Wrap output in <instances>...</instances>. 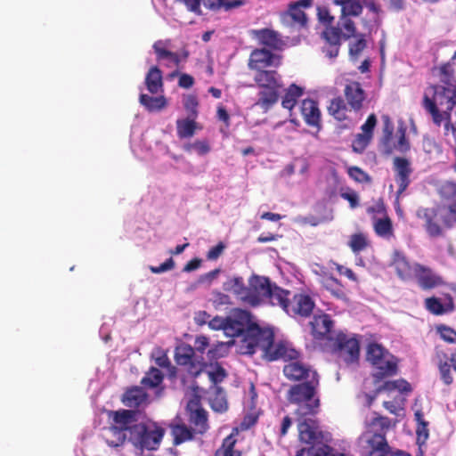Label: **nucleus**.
I'll return each instance as SVG.
<instances>
[{"mask_svg": "<svg viewBox=\"0 0 456 456\" xmlns=\"http://www.w3.org/2000/svg\"><path fill=\"white\" fill-rule=\"evenodd\" d=\"M270 282L267 277L252 274L246 285L242 277L236 276L224 283V289L232 293L243 305L256 307L266 301Z\"/></svg>", "mask_w": 456, "mask_h": 456, "instance_id": "1", "label": "nucleus"}, {"mask_svg": "<svg viewBox=\"0 0 456 456\" xmlns=\"http://www.w3.org/2000/svg\"><path fill=\"white\" fill-rule=\"evenodd\" d=\"M298 439L308 447L296 452V456H346L343 452H333V448L323 444V433L314 417H297Z\"/></svg>", "mask_w": 456, "mask_h": 456, "instance_id": "2", "label": "nucleus"}, {"mask_svg": "<svg viewBox=\"0 0 456 456\" xmlns=\"http://www.w3.org/2000/svg\"><path fill=\"white\" fill-rule=\"evenodd\" d=\"M319 379L292 385L287 391L286 398L289 403L297 405V417H314L320 411L321 400L318 395Z\"/></svg>", "mask_w": 456, "mask_h": 456, "instance_id": "3", "label": "nucleus"}, {"mask_svg": "<svg viewBox=\"0 0 456 456\" xmlns=\"http://www.w3.org/2000/svg\"><path fill=\"white\" fill-rule=\"evenodd\" d=\"M136 412L135 420L129 425L128 442L136 449L155 451L159 449L165 435V429L157 422L145 417L140 420V412Z\"/></svg>", "mask_w": 456, "mask_h": 456, "instance_id": "4", "label": "nucleus"}, {"mask_svg": "<svg viewBox=\"0 0 456 456\" xmlns=\"http://www.w3.org/2000/svg\"><path fill=\"white\" fill-rule=\"evenodd\" d=\"M111 425L103 428L102 437L110 447H118L125 444L129 436V425L135 420L136 412L133 410L109 411Z\"/></svg>", "mask_w": 456, "mask_h": 456, "instance_id": "5", "label": "nucleus"}, {"mask_svg": "<svg viewBox=\"0 0 456 456\" xmlns=\"http://www.w3.org/2000/svg\"><path fill=\"white\" fill-rule=\"evenodd\" d=\"M332 352L346 364L357 363L360 356V342L356 336L342 331L329 338Z\"/></svg>", "mask_w": 456, "mask_h": 456, "instance_id": "6", "label": "nucleus"}, {"mask_svg": "<svg viewBox=\"0 0 456 456\" xmlns=\"http://www.w3.org/2000/svg\"><path fill=\"white\" fill-rule=\"evenodd\" d=\"M273 338V331L271 329H263L252 322L241 338L240 351L244 354H253L261 350L264 356Z\"/></svg>", "mask_w": 456, "mask_h": 456, "instance_id": "7", "label": "nucleus"}, {"mask_svg": "<svg viewBox=\"0 0 456 456\" xmlns=\"http://www.w3.org/2000/svg\"><path fill=\"white\" fill-rule=\"evenodd\" d=\"M175 360L178 365L186 367L187 372L191 377L199 376L205 370L207 366L203 362L202 356L198 357L195 354V349L186 344L176 347Z\"/></svg>", "mask_w": 456, "mask_h": 456, "instance_id": "8", "label": "nucleus"}, {"mask_svg": "<svg viewBox=\"0 0 456 456\" xmlns=\"http://www.w3.org/2000/svg\"><path fill=\"white\" fill-rule=\"evenodd\" d=\"M434 353L441 380L446 386L452 385L453 383L452 369L456 372V348L448 354L443 346L437 345L434 348Z\"/></svg>", "mask_w": 456, "mask_h": 456, "instance_id": "9", "label": "nucleus"}, {"mask_svg": "<svg viewBox=\"0 0 456 456\" xmlns=\"http://www.w3.org/2000/svg\"><path fill=\"white\" fill-rule=\"evenodd\" d=\"M250 314L246 310L238 309L232 316L220 320V327L224 334L231 338L243 337L248 327L251 325Z\"/></svg>", "mask_w": 456, "mask_h": 456, "instance_id": "10", "label": "nucleus"}, {"mask_svg": "<svg viewBox=\"0 0 456 456\" xmlns=\"http://www.w3.org/2000/svg\"><path fill=\"white\" fill-rule=\"evenodd\" d=\"M313 0H298L289 4L288 10L281 14V20L287 27H305L307 17L303 9L310 8Z\"/></svg>", "mask_w": 456, "mask_h": 456, "instance_id": "11", "label": "nucleus"}, {"mask_svg": "<svg viewBox=\"0 0 456 456\" xmlns=\"http://www.w3.org/2000/svg\"><path fill=\"white\" fill-rule=\"evenodd\" d=\"M283 374L287 379L296 381H307L312 379H319V375L315 370L304 362L299 357L290 360L283 366Z\"/></svg>", "mask_w": 456, "mask_h": 456, "instance_id": "12", "label": "nucleus"}, {"mask_svg": "<svg viewBox=\"0 0 456 456\" xmlns=\"http://www.w3.org/2000/svg\"><path fill=\"white\" fill-rule=\"evenodd\" d=\"M248 65L255 72L277 68L281 65V56L265 48H256L251 52Z\"/></svg>", "mask_w": 456, "mask_h": 456, "instance_id": "13", "label": "nucleus"}, {"mask_svg": "<svg viewBox=\"0 0 456 456\" xmlns=\"http://www.w3.org/2000/svg\"><path fill=\"white\" fill-rule=\"evenodd\" d=\"M300 356V352L296 350L292 345L286 341H280L274 343V338L271 340L265 351L264 358L269 362L282 359L284 362H289L290 360H295L296 357Z\"/></svg>", "mask_w": 456, "mask_h": 456, "instance_id": "14", "label": "nucleus"}, {"mask_svg": "<svg viewBox=\"0 0 456 456\" xmlns=\"http://www.w3.org/2000/svg\"><path fill=\"white\" fill-rule=\"evenodd\" d=\"M314 306L315 303L309 295L297 293L291 297L286 314L293 318H307L313 314Z\"/></svg>", "mask_w": 456, "mask_h": 456, "instance_id": "15", "label": "nucleus"}, {"mask_svg": "<svg viewBox=\"0 0 456 456\" xmlns=\"http://www.w3.org/2000/svg\"><path fill=\"white\" fill-rule=\"evenodd\" d=\"M122 403L129 408L128 410L138 411L140 417L144 409L149 405V395L141 387H132L127 388L121 397Z\"/></svg>", "mask_w": 456, "mask_h": 456, "instance_id": "16", "label": "nucleus"}, {"mask_svg": "<svg viewBox=\"0 0 456 456\" xmlns=\"http://www.w3.org/2000/svg\"><path fill=\"white\" fill-rule=\"evenodd\" d=\"M377 125V117L375 114H370L367 118L365 123L362 125V133L355 135L352 142V149L356 153H362L370 144L375 126Z\"/></svg>", "mask_w": 456, "mask_h": 456, "instance_id": "17", "label": "nucleus"}, {"mask_svg": "<svg viewBox=\"0 0 456 456\" xmlns=\"http://www.w3.org/2000/svg\"><path fill=\"white\" fill-rule=\"evenodd\" d=\"M418 284L422 289L428 290L444 285V279L431 268L415 263V274Z\"/></svg>", "mask_w": 456, "mask_h": 456, "instance_id": "18", "label": "nucleus"}, {"mask_svg": "<svg viewBox=\"0 0 456 456\" xmlns=\"http://www.w3.org/2000/svg\"><path fill=\"white\" fill-rule=\"evenodd\" d=\"M322 37L326 42L322 52L329 58L337 57L341 45V39L343 38L341 28L339 27L328 26L322 33Z\"/></svg>", "mask_w": 456, "mask_h": 456, "instance_id": "19", "label": "nucleus"}, {"mask_svg": "<svg viewBox=\"0 0 456 456\" xmlns=\"http://www.w3.org/2000/svg\"><path fill=\"white\" fill-rule=\"evenodd\" d=\"M311 334L316 340L328 339L333 338L330 335L331 330L334 326V322L330 315L328 314H322L315 315L310 322Z\"/></svg>", "mask_w": 456, "mask_h": 456, "instance_id": "20", "label": "nucleus"}, {"mask_svg": "<svg viewBox=\"0 0 456 456\" xmlns=\"http://www.w3.org/2000/svg\"><path fill=\"white\" fill-rule=\"evenodd\" d=\"M395 172V182L398 185L397 195H401L409 186L410 175L412 173L410 161L403 157H395L393 161Z\"/></svg>", "mask_w": 456, "mask_h": 456, "instance_id": "21", "label": "nucleus"}, {"mask_svg": "<svg viewBox=\"0 0 456 456\" xmlns=\"http://www.w3.org/2000/svg\"><path fill=\"white\" fill-rule=\"evenodd\" d=\"M189 422L195 434L204 435L208 429V412L196 403L188 404Z\"/></svg>", "mask_w": 456, "mask_h": 456, "instance_id": "22", "label": "nucleus"}, {"mask_svg": "<svg viewBox=\"0 0 456 456\" xmlns=\"http://www.w3.org/2000/svg\"><path fill=\"white\" fill-rule=\"evenodd\" d=\"M391 266L395 268L397 276L403 281H409L414 277L415 263L411 265L401 251L395 250L393 252Z\"/></svg>", "mask_w": 456, "mask_h": 456, "instance_id": "23", "label": "nucleus"}, {"mask_svg": "<svg viewBox=\"0 0 456 456\" xmlns=\"http://www.w3.org/2000/svg\"><path fill=\"white\" fill-rule=\"evenodd\" d=\"M344 94L347 104L354 111H359L363 107L366 98L365 91L357 81H352L345 86Z\"/></svg>", "mask_w": 456, "mask_h": 456, "instance_id": "24", "label": "nucleus"}, {"mask_svg": "<svg viewBox=\"0 0 456 456\" xmlns=\"http://www.w3.org/2000/svg\"><path fill=\"white\" fill-rule=\"evenodd\" d=\"M252 34L260 45H263L271 50H281L284 45V42L281 35L273 29H256L252 31Z\"/></svg>", "mask_w": 456, "mask_h": 456, "instance_id": "25", "label": "nucleus"}, {"mask_svg": "<svg viewBox=\"0 0 456 456\" xmlns=\"http://www.w3.org/2000/svg\"><path fill=\"white\" fill-rule=\"evenodd\" d=\"M268 289L269 291L266 293V301H268L273 306H279L287 313V309L289 308L291 299V292L272 282H270Z\"/></svg>", "mask_w": 456, "mask_h": 456, "instance_id": "26", "label": "nucleus"}, {"mask_svg": "<svg viewBox=\"0 0 456 456\" xmlns=\"http://www.w3.org/2000/svg\"><path fill=\"white\" fill-rule=\"evenodd\" d=\"M168 44L169 40H158L153 44L152 48L156 53V59L159 62L165 61L164 64L167 68L178 67L181 58L176 53L167 49Z\"/></svg>", "mask_w": 456, "mask_h": 456, "instance_id": "27", "label": "nucleus"}, {"mask_svg": "<svg viewBox=\"0 0 456 456\" xmlns=\"http://www.w3.org/2000/svg\"><path fill=\"white\" fill-rule=\"evenodd\" d=\"M445 303L443 304L436 297H427L424 300V306L428 312L434 315H443L455 310L453 298L450 294L444 295Z\"/></svg>", "mask_w": 456, "mask_h": 456, "instance_id": "28", "label": "nucleus"}, {"mask_svg": "<svg viewBox=\"0 0 456 456\" xmlns=\"http://www.w3.org/2000/svg\"><path fill=\"white\" fill-rule=\"evenodd\" d=\"M305 122L311 126L319 127L321 123V111L317 102L313 99H305L300 107Z\"/></svg>", "mask_w": 456, "mask_h": 456, "instance_id": "29", "label": "nucleus"}, {"mask_svg": "<svg viewBox=\"0 0 456 456\" xmlns=\"http://www.w3.org/2000/svg\"><path fill=\"white\" fill-rule=\"evenodd\" d=\"M254 81L259 88H281V76L275 69L255 72Z\"/></svg>", "mask_w": 456, "mask_h": 456, "instance_id": "30", "label": "nucleus"}, {"mask_svg": "<svg viewBox=\"0 0 456 456\" xmlns=\"http://www.w3.org/2000/svg\"><path fill=\"white\" fill-rule=\"evenodd\" d=\"M391 358H393V356ZM371 365L375 368L372 373L375 383L380 382L385 378L394 376L397 374L398 371L397 362L394 359H387V357L379 361L378 364Z\"/></svg>", "mask_w": 456, "mask_h": 456, "instance_id": "31", "label": "nucleus"}, {"mask_svg": "<svg viewBox=\"0 0 456 456\" xmlns=\"http://www.w3.org/2000/svg\"><path fill=\"white\" fill-rule=\"evenodd\" d=\"M257 100L255 103L264 112H267L279 100L280 88H259Z\"/></svg>", "mask_w": 456, "mask_h": 456, "instance_id": "32", "label": "nucleus"}, {"mask_svg": "<svg viewBox=\"0 0 456 456\" xmlns=\"http://www.w3.org/2000/svg\"><path fill=\"white\" fill-rule=\"evenodd\" d=\"M208 399L211 408L217 412H224L228 408L224 390L219 386H210L208 391Z\"/></svg>", "mask_w": 456, "mask_h": 456, "instance_id": "33", "label": "nucleus"}, {"mask_svg": "<svg viewBox=\"0 0 456 456\" xmlns=\"http://www.w3.org/2000/svg\"><path fill=\"white\" fill-rule=\"evenodd\" d=\"M145 86L147 90L152 94H156L159 92L163 91V77L162 71L157 66H152L148 70L145 77Z\"/></svg>", "mask_w": 456, "mask_h": 456, "instance_id": "34", "label": "nucleus"}, {"mask_svg": "<svg viewBox=\"0 0 456 456\" xmlns=\"http://www.w3.org/2000/svg\"><path fill=\"white\" fill-rule=\"evenodd\" d=\"M175 125L176 134L180 139L191 138L195 134L198 129H200L196 122V118L191 117L178 118Z\"/></svg>", "mask_w": 456, "mask_h": 456, "instance_id": "35", "label": "nucleus"}, {"mask_svg": "<svg viewBox=\"0 0 456 456\" xmlns=\"http://www.w3.org/2000/svg\"><path fill=\"white\" fill-rule=\"evenodd\" d=\"M320 283L334 297L338 299L346 298L345 288L341 282L332 275L325 274L320 279Z\"/></svg>", "mask_w": 456, "mask_h": 456, "instance_id": "36", "label": "nucleus"}, {"mask_svg": "<svg viewBox=\"0 0 456 456\" xmlns=\"http://www.w3.org/2000/svg\"><path fill=\"white\" fill-rule=\"evenodd\" d=\"M383 122V137L381 140L382 147L384 153L387 155H390L394 151V147H392V140L394 134V124L387 115L382 116Z\"/></svg>", "mask_w": 456, "mask_h": 456, "instance_id": "37", "label": "nucleus"}, {"mask_svg": "<svg viewBox=\"0 0 456 456\" xmlns=\"http://www.w3.org/2000/svg\"><path fill=\"white\" fill-rule=\"evenodd\" d=\"M333 3L341 7L343 16L357 17L362 12L363 0H333Z\"/></svg>", "mask_w": 456, "mask_h": 456, "instance_id": "38", "label": "nucleus"}, {"mask_svg": "<svg viewBox=\"0 0 456 456\" xmlns=\"http://www.w3.org/2000/svg\"><path fill=\"white\" fill-rule=\"evenodd\" d=\"M194 432L185 424H175L171 426V435L175 445L181 444L184 442L191 441L194 437Z\"/></svg>", "mask_w": 456, "mask_h": 456, "instance_id": "39", "label": "nucleus"}, {"mask_svg": "<svg viewBox=\"0 0 456 456\" xmlns=\"http://www.w3.org/2000/svg\"><path fill=\"white\" fill-rule=\"evenodd\" d=\"M139 101L140 103L149 111H159L166 108L167 105V101L164 95L153 97L145 94H142L140 95Z\"/></svg>", "mask_w": 456, "mask_h": 456, "instance_id": "40", "label": "nucleus"}, {"mask_svg": "<svg viewBox=\"0 0 456 456\" xmlns=\"http://www.w3.org/2000/svg\"><path fill=\"white\" fill-rule=\"evenodd\" d=\"M164 380V374L156 367H151L141 380L143 387L157 388Z\"/></svg>", "mask_w": 456, "mask_h": 456, "instance_id": "41", "label": "nucleus"}, {"mask_svg": "<svg viewBox=\"0 0 456 456\" xmlns=\"http://www.w3.org/2000/svg\"><path fill=\"white\" fill-rule=\"evenodd\" d=\"M329 114L338 121L347 118V106L342 97L338 96L330 101L328 106Z\"/></svg>", "mask_w": 456, "mask_h": 456, "instance_id": "42", "label": "nucleus"}, {"mask_svg": "<svg viewBox=\"0 0 456 456\" xmlns=\"http://www.w3.org/2000/svg\"><path fill=\"white\" fill-rule=\"evenodd\" d=\"M303 94V88L297 86L296 84H291L286 90L285 94L281 101V105L284 109H288L291 110L299 97Z\"/></svg>", "mask_w": 456, "mask_h": 456, "instance_id": "43", "label": "nucleus"}, {"mask_svg": "<svg viewBox=\"0 0 456 456\" xmlns=\"http://www.w3.org/2000/svg\"><path fill=\"white\" fill-rule=\"evenodd\" d=\"M235 444L236 439L232 435L226 436L216 451L215 456H241V452L235 450Z\"/></svg>", "mask_w": 456, "mask_h": 456, "instance_id": "44", "label": "nucleus"}, {"mask_svg": "<svg viewBox=\"0 0 456 456\" xmlns=\"http://www.w3.org/2000/svg\"><path fill=\"white\" fill-rule=\"evenodd\" d=\"M394 390H398L401 393L408 394L411 392L412 388L411 384L407 380L400 379L392 381H386L382 386H380L377 389V393H379L381 391L391 392Z\"/></svg>", "mask_w": 456, "mask_h": 456, "instance_id": "45", "label": "nucleus"}, {"mask_svg": "<svg viewBox=\"0 0 456 456\" xmlns=\"http://www.w3.org/2000/svg\"><path fill=\"white\" fill-rule=\"evenodd\" d=\"M373 227L377 235L380 237L389 238L394 235L392 221L387 215L382 218L376 219Z\"/></svg>", "mask_w": 456, "mask_h": 456, "instance_id": "46", "label": "nucleus"}, {"mask_svg": "<svg viewBox=\"0 0 456 456\" xmlns=\"http://www.w3.org/2000/svg\"><path fill=\"white\" fill-rule=\"evenodd\" d=\"M388 351L378 343H370L367 347L366 358L371 364H378L379 361L388 355Z\"/></svg>", "mask_w": 456, "mask_h": 456, "instance_id": "47", "label": "nucleus"}, {"mask_svg": "<svg viewBox=\"0 0 456 456\" xmlns=\"http://www.w3.org/2000/svg\"><path fill=\"white\" fill-rule=\"evenodd\" d=\"M406 126L403 123L400 124L396 130V136L398 137L396 142H392L394 151L396 150L402 153H405L410 150V142L406 138Z\"/></svg>", "mask_w": 456, "mask_h": 456, "instance_id": "48", "label": "nucleus"}, {"mask_svg": "<svg viewBox=\"0 0 456 456\" xmlns=\"http://www.w3.org/2000/svg\"><path fill=\"white\" fill-rule=\"evenodd\" d=\"M355 40L349 44V55L352 59L357 60L362 51L367 47L365 35L357 34Z\"/></svg>", "mask_w": 456, "mask_h": 456, "instance_id": "49", "label": "nucleus"}, {"mask_svg": "<svg viewBox=\"0 0 456 456\" xmlns=\"http://www.w3.org/2000/svg\"><path fill=\"white\" fill-rule=\"evenodd\" d=\"M349 17L350 16H343V14H341L340 20L337 26L339 27L341 30L344 29L342 35L343 38L346 40L357 35L355 24Z\"/></svg>", "mask_w": 456, "mask_h": 456, "instance_id": "50", "label": "nucleus"}, {"mask_svg": "<svg viewBox=\"0 0 456 456\" xmlns=\"http://www.w3.org/2000/svg\"><path fill=\"white\" fill-rule=\"evenodd\" d=\"M369 246V241L365 234L359 232L351 236L349 247L354 253H359Z\"/></svg>", "mask_w": 456, "mask_h": 456, "instance_id": "51", "label": "nucleus"}, {"mask_svg": "<svg viewBox=\"0 0 456 456\" xmlns=\"http://www.w3.org/2000/svg\"><path fill=\"white\" fill-rule=\"evenodd\" d=\"M374 437L378 440L375 444L371 445L372 451L370 452V455H372L376 452H379V454L378 456H391L390 447L385 436L382 435H375Z\"/></svg>", "mask_w": 456, "mask_h": 456, "instance_id": "52", "label": "nucleus"}, {"mask_svg": "<svg viewBox=\"0 0 456 456\" xmlns=\"http://www.w3.org/2000/svg\"><path fill=\"white\" fill-rule=\"evenodd\" d=\"M363 6L374 14L371 21L377 27H379L381 25L380 14L383 12L380 4L374 0H363L362 7Z\"/></svg>", "mask_w": 456, "mask_h": 456, "instance_id": "53", "label": "nucleus"}, {"mask_svg": "<svg viewBox=\"0 0 456 456\" xmlns=\"http://www.w3.org/2000/svg\"><path fill=\"white\" fill-rule=\"evenodd\" d=\"M203 4L209 10L216 11L223 6H224L227 10L239 6L240 2L236 0L231 2H226L225 0H204Z\"/></svg>", "mask_w": 456, "mask_h": 456, "instance_id": "54", "label": "nucleus"}, {"mask_svg": "<svg viewBox=\"0 0 456 456\" xmlns=\"http://www.w3.org/2000/svg\"><path fill=\"white\" fill-rule=\"evenodd\" d=\"M347 174L350 178L357 183H370L371 182V177L359 167H349L347 169Z\"/></svg>", "mask_w": 456, "mask_h": 456, "instance_id": "55", "label": "nucleus"}, {"mask_svg": "<svg viewBox=\"0 0 456 456\" xmlns=\"http://www.w3.org/2000/svg\"><path fill=\"white\" fill-rule=\"evenodd\" d=\"M183 107H184L185 110L188 112V117L197 118L198 106H199V102H198L197 97L192 94L186 95L183 98Z\"/></svg>", "mask_w": 456, "mask_h": 456, "instance_id": "56", "label": "nucleus"}, {"mask_svg": "<svg viewBox=\"0 0 456 456\" xmlns=\"http://www.w3.org/2000/svg\"><path fill=\"white\" fill-rule=\"evenodd\" d=\"M207 373L211 386H218L227 376L225 370L218 364L212 370H207Z\"/></svg>", "mask_w": 456, "mask_h": 456, "instance_id": "57", "label": "nucleus"}, {"mask_svg": "<svg viewBox=\"0 0 456 456\" xmlns=\"http://www.w3.org/2000/svg\"><path fill=\"white\" fill-rule=\"evenodd\" d=\"M436 330L444 341L449 344H456V330L446 325H440L436 328Z\"/></svg>", "mask_w": 456, "mask_h": 456, "instance_id": "58", "label": "nucleus"}, {"mask_svg": "<svg viewBox=\"0 0 456 456\" xmlns=\"http://www.w3.org/2000/svg\"><path fill=\"white\" fill-rule=\"evenodd\" d=\"M439 192L443 198L445 199H455L456 198V183L452 181H446L442 183L439 189Z\"/></svg>", "mask_w": 456, "mask_h": 456, "instance_id": "59", "label": "nucleus"}, {"mask_svg": "<svg viewBox=\"0 0 456 456\" xmlns=\"http://www.w3.org/2000/svg\"><path fill=\"white\" fill-rule=\"evenodd\" d=\"M190 148L195 149L199 155H206L210 151V146L207 141H196L188 145L186 150H190Z\"/></svg>", "mask_w": 456, "mask_h": 456, "instance_id": "60", "label": "nucleus"}, {"mask_svg": "<svg viewBox=\"0 0 456 456\" xmlns=\"http://www.w3.org/2000/svg\"><path fill=\"white\" fill-rule=\"evenodd\" d=\"M175 267V261L172 257L167 259L163 264L159 266H150V270L152 273H161Z\"/></svg>", "mask_w": 456, "mask_h": 456, "instance_id": "61", "label": "nucleus"}, {"mask_svg": "<svg viewBox=\"0 0 456 456\" xmlns=\"http://www.w3.org/2000/svg\"><path fill=\"white\" fill-rule=\"evenodd\" d=\"M318 19L326 27L331 26L334 20V17L330 15V11L326 7L318 8Z\"/></svg>", "mask_w": 456, "mask_h": 456, "instance_id": "62", "label": "nucleus"}, {"mask_svg": "<svg viewBox=\"0 0 456 456\" xmlns=\"http://www.w3.org/2000/svg\"><path fill=\"white\" fill-rule=\"evenodd\" d=\"M224 248L225 245L220 241L208 251L207 258L208 260H216L223 254Z\"/></svg>", "mask_w": 456, "mask_h": 456, "instance_id": "63", "label": "nucleus"}, {"mask_svg": "<svg viewBox=\"0 0 456 456\" xmlns=\"http://www.w3.org/2000/svg\"><path fill=\"white\" fill-rule=\"evenodd\" d=\"M194 84V78L192 76L183 73L181 74L178 80V86L182 88H191Z\"/></svg>", "mask_w": 456, "mask_h": 456, "instance_id": "64", "label": "nucleus"}]
</instances>
